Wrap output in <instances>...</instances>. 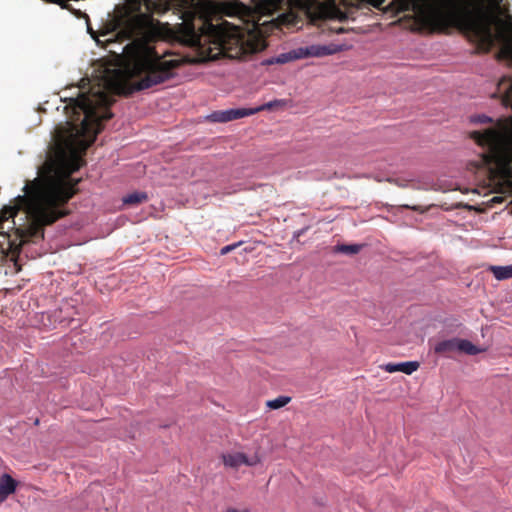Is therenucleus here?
<instances>
[{
    "label": "nucleus",
    "mask_w": 512,
    "mask_h": 512,
    "mask_svg": "<svg viewBox=\"0 0 512 512\" xmlns=\"http://www.w3.org/2000/svg\"><path fill=\"white\" fill-rule=\"evenodd\" d=\"M113 101L112 96L100 83L78 96L75 100L76 106L83 111L84 118L79 127H73L75 133L71 132L58 145L57 160L62 170L61 174L49 173L28 182L23 189L25 194L15 199V205L5 206L1 210L0 235L9 237L4 224L23 210L28 225L16 228L21 244L43 240L44 227L52 225L70 213L66 204L78 192L76 186L79 182L71 179L70 175L85 164L83 156L103 130V122L113 117L110 111Z\"/></svg>",
    "instance_id": "obj_1"
},
{
    "label": "nucleus",
    "mask_w": 512,
    "mask_h": 512,
    "mask_svg": "<svg viewBox=\"0 0 512 512\" xmlns=\"http://www.w3.org/2000/svg\"><path fill=\"white\" fill-rule=\"evenodd\" d=\"M502 103L512 109V80L508 81V87L503 91ZM484 145L488 152L482 153V168L491 165L490 184L495 193L501 195L485 193L482 197L487 200L482 201V212L483 206L492 208L508 197H511L512 203V116L500 117L490 128L482 130V147Z\"/></svg>",
    "instance_id": "obj_2"
},
{
    "label": "nucleus",
    "mask_w": 512,
    "mask_h": 512,
    "mask_svg": "<svg viewBox=\"0 0 512 512\" xmlns=\"http://www.w3.org/2000/svg\"><path fill=\"white\" fill-rule=\"evenodd\" d=\"M205 30L203 37L204 41L209 43L207 52L211 58L220 55L241 58L258 50V44L252 34L227 21L218 25L208 22L205 25Z\"/></svg>",
    "instance_id": "obj_3"
},
{
    "label": "nucleus",
    "mask_w": 512,
    "mask_h": 512,
    "mask_svg": "<svg viewBox=\"0 0 512 512\" xmlns=\"http://www.w3.org/2000/svg\"><path fill=\"white\" fill-rule=\"evenodd\" d=\"M507 0H482V53L499 47L497 59L512 62L510 24L502 16Z\"/></svg>",
    "instance_id": "obj_4"
},
{
    "label": "nucleus",
    "mask_w": 512,
    "mask_h": 512,
    "mask_svg": "<svg viewBox=\"0 0 512 512\" xmlns=\"http://www.w3.org/2000/svg\"><path fill=\"white\" fill-rule=\"evenodd\" d=\"M177 62L163 60L154 48L149 46L140 50L129 62L127 72L131 77L139 78L133 82L125 94L149 89L173 77Z\"/></svg>",
    "instance_id": "obj_5"
},
{
    "label": "nucleus",
    "mask_w": 512,
    "mask_h": 512,
    "mask_svg": "<svg viewBox=\"0 0 512 512\" xmlns=\"http://www.w3.org/2000/svg\"><path fill=\"white\" fill-rule=\"evenodd\" d=\"M453 19L462 34L474 44V52L480 53V0H469L454 13Z\"/></svg>",
    "instance_id": "obj_6"
},
{
    "label": "nucleus",
    "mask_w": 512,
    "mask_h": 512,
    "mask_svg": "<svg viewBox=\"0 0 512 512\" xmlns=\"http://www.w3.org/2000/svg\"><path fill=\"white\" fill-rule=\"evenodd\" d=\"M141 2L149 14L140 13L134 16L121 17L117 19L118 26L123 25L130 30L140 29L152 24V14H161L166 10L165 5L160 0H141Z\"/></svg>",
    "instance_id": "obj_7"
},
{
    "label": "nucleus",
    "mask_w": 512,
    "mask_h": 512,
    "mask_svg": "<svg viewBox=\"0 0 512 512\" xmlns=\"http://www.w3.org/2000/svg\"><path fill=\"white\" fill-rule=\"evenodd\" d=\"M397 12L412 11L419 16L426 15L431 9L430 0H393Z\"/></svg>",
    "instance_id": "obj_8"
},
{
    "label": "nucleus",
    "mask_w": 512,
    "mask_h": 512,
    "mask_svg": "<svg viewBox=\"0 0 512 512\" xmlns=\"http://www.w3.org/2000/svg\"><path fill=\"white\" fill-rule=\"evenodd\" d=\"M250 115H253L251 108H235L223 111H215L208 116V119L212 122L226 123Z\"/></svg>",
    "instance_id": "obj_9"
},
{
    "label": "nucleus",
    "mask_w": 512,
    "mask_h": 512,
    "mask_svg": "<svg viewBox=\"0 0 512 512\" xmlns=\"http://www.w3.org/2000/svg\"><path fill=\"white\" fill-rule=\"evenodd\" d=\"M223 463L226 467L237 469L241 465L254 466L258 463V459H249L243 453H228L222 455Z\"/></svg>",
    "instance_id": "obj_10"
},
{
    "label": "nucleus",
    "mask_w": 512,
    "mask_h": 512,
    "mask_svg": "<svg viewBox=\"0 0 512 512\" xmlns=\"http://www.w3.org/2000/svg\"><path fill=\"white\" fill-rule=\"evenodd\" d=\"M301 53L305 57H322L326 55H332L339 51L335 45H311L300 49Z\"/></svg>",
    "instance_id": "obj_11"
},
{
    "label": "nucleus",
    "mask_w": 512,
    "mask_h": 512,
    "mask_svg": "<svg viewBox=\"0 0 512 512\" xmlns=\"http://www.w3.org/2000/svg\"><path fill=\"white\" fill-rule=\"evenodd\" d=\"M420 364L417 361H408L402 363H387L382 368L389 373L403 372L407 375H411L417 371Z\"/></svg>",
    "instance_id": "obj_12"
},
{
    "label": "nucleus",
    "mask_w": 512,
    "mask_h": 512,
    "mask_svg": "<svg viewBox=\"0 0 512 512\" xmlns=\"http://www.w3.org/2000/svg\"><path fill=\"white\" fill-rule=\"evenodd\" d=\"M16 488L17 482L9 474L0 477V505L16 491Z\"/></svg>",
    "instance_id": "obj_13"
},
{
    "label": "nucleus",
    "mask_w": 512,
    "mask_h": 512,
    "mask_svg": "<svg viewBox=\"0 0 512 512\" xmlns=\"http://www.w3.org/2000/svg\"><path fill=\"white\" fill-rule=\"evenodd\" d=\"M458 345H459V338H452L448 340H443L438 342L435 347L434 351L437 354H442L445 356H450L453 352H458Z\"/></svg>",
    "instance_id": "obj_14"
},
{
    "label": "nucleus",
    "mask_w": 512,
    "mask_h": 512,
    "mask_svg": "<svg viewBox=\"0 0 512 512\" xmlns=\"http://www.w3.org/2000/svg\"><path fill=\"white\" fill-rule=\"evenodd\" d=\"M488 270L493 273L497 280H506L512 278V265L493 266L490 265Z\"/></svg>",
    "instance_id": "obj_15"
},
{
    "label": "nucleus",
    "mask_w": 512,
    "mask_h": 512,
    "mask_svg": "<svg viewBox=\"0 0 512 512\" xmlns=\"http://www.w3.org/2000/svg\"><path fill=\"white\" fill-rule=\"evenodd\" d=\"M458 352L466 355H477L480 353V348L465 339H459Z\"/></svg>",
    "instance_id": "obj_16"
},
{
    "label": "nucleus",
    "mask_w": 512,
    "mask_h": 512,
    "mask_svg": "<svg viewBox=\"0 0 512 512\" xmlns=\"http://www.w3.org/2000/svg\"><path fill=\"white\" fill-rule=\"evenodd\" d=\"M148 196L145 192H133L123 198V203L126 205H137L145 202Z\"/></svg>",
    "instance_id": "obj_17"
},
{
    "label": "nucleus",
    "mask_w": 512,
    "mask_h": 512,
    "mask_svg": "<svg viewBox=\"0 0 512 512\" xmlns=\"http://www.w3.org/2000/svg\"><path fill=\"white\" fill-rule=\"evenodd\" d=\"M362 245L359 244H340L334 247V251L337 253L354 255L360 252Z\"/></svg>",
    "instance_id": "obj_18"
},
{
    "label": "nucleus",
    "mask_w": 512,
    "mask_h": 512,
    "mask_svg": "<svg viewBox=\"0 0 512 512\" xmlns=\"http://www.w3.org/2000/svg\"><path fill=\"white\" fill-rule=\"evenodd\" d=\"M286 105V101L282 99H276L270 102H267L259 107L251 108V111H253V114H256L258 112L264 111V110H273L278 107H283Z\"/></svg>",
    "instance_id": "obj_19"
},
{
    "label": "nucleus",
    "mask_w": 512,
    "mask_h": 512,
    "mask_svg": "<svg viewBox=\"0 0 512 512\" xmlns=\"http://www.w3.org/2000/svg\"><path fill=\"white\" fill-rule=\"evenodd\" d=\"M290 401L291 397L289 396H279L275 399L268 400L266 402V406L270 409L276 410L286 406Z\"/></svg>",
    "instance_id": "obj_20"
},
{
    "label": "nucleus",
    "mask_w": 512,
    "mask_h": 512,
    "mask_svg": "<svg viewBox=\"0 0 512 512\" xmlns=\"http://www.w3.org/2000/svg\"><path fill=\"white\" fill-rule=\"evenodd\" d=\"M400 208H403V209H409V210H412V211H416V212H419V213H424L426 211V209H423L421 206L419 205H408V204H403V205H400Z\"/></svg>",
    "instance_id": "obj_21"
},
{
    "label": "nucleus",
    "mask_w": 512,
    "mask_h": 512,
    "mask_svg": "<svg viewBox=\"0 0 512 512\" xmlns=\"http://www.w3.org/2000/svg\"><path fill=\"white\" fill-rule=\"evenodd\" d=\"M46 3L50 4H57L61 6L62 8H68V1L69 0H44Z\"/></svg>",
    "instance_id": "obj_22"
},
{
    "label": "nucleus",
    "mask_w": 512,
    "mask_h": 512,
    "mask_svg": "<svg viewBox=\"0 0 512 512\" xmlns=\"http://www.w3.org/2000/svg\"><path fill=\"white\" fill-rule=\"evenodd\" d=\"M471 139L474 140L477 146H480V131H473L470 133Z\"/></svg>",
    "instance_id": "obj_23"
},
{
    "label": "nucleus",
    "mask_w": 512,
    "mask_h": 512,
    "mask_svg": "<svg viewBox=\"0 0 512 512\" xmlns=\"http://www.w3.org/2000/svg\"><path fill=\"white\" fill-rule=\"evenodd\" d=\"M467 168H468L469 170H471V171H473V172L477 173V172H478V170L480 169V162H478V161L470 162V163L468 164V167H467Z\"/></svg>",
    "instance_id": "obj_24"
},
{
    "label": "nucleus",
    "mask_w": 512,
    "mask_h": 512,
    "mask_svg": "<svg viewBox=\"0 0 512 512\" xmlns=\"http://www.w3.org/2000/svg\"><path fill=\"white\" fill-rule=\"evenodd\" d=\"M236 247V245H227L225 247H223L221 249V255H225L227 253H229L230 251H232L234 248Z\"/></svg>",
    "instance_id": "obj_25"
},
{
    "label": "nucleus",
    "mask_w": 512,
    "mask_h": 512,
    "mask_svg": "<svg viewBox=\"0 0 512 512\" xmlns=\"http://www.w3.org/2000/svg\"><path fill=\"white\" fill-rule=\"evenodd\" d=\"M481 120H482V124L483 123H490V122H492V119L490 117L485 116L483 114H482Z\"/></svg>",
    "instance_id": "obj_26"
},
{
    "label": "nucleus",
    "mask_w": 512,
    "mask_h": 512,
    "mask_svg": "<svg viewBox=\"0 0 512 512\" xmlns=\"http://www.w3.org/2000/svg\"><path fill=\"white\" fill-rule=\"evenodd\" d=\"M226 512H250L248 509H244V510H237L235 508H229L227 509Z\"/></svg>",
    "instance_id": "obj_27"
},
{
    "label": "nucleus",
    "mask_w": 512,
    "mask_h": 512,
    "mask_svg": "<svg viewBox=\"0 0 512 512\" xmlns=\"http://www.w3.org/2000/svg\"><path fill=\"white\" fill-rule=\"evenodd\" d=\"M472 122H479L480 121V116L479 115H475L471 118Z\"/></svg>",
    "instance_id": "obj_28"
},
{
    "label": "nucleus",
    "mask_w": 512,
    "mask_h": 512,
    "mask_svg": "<svg viewBox=\"0 0 512 512\" xmlns=\"http://www.w3.org/2000/svg\"><path fill=\"white\" fill-rule=\"evenodd\" d=\"M470 209H474L477 212H480V207L478 206H468Z\"/></svg>",
    "instance_id": "obj_29"
},
{
    "label": "nucleus",
    "mask_w": 512,
    "mask_h": 512,
    "mask_svg": "<svg viewBox=\"0 0 512 512\" xmlns=\"http://www.w3.org/2000/svg\"><path fill=\"white\" fill-rule=\"evenodd\" d=\"M396 184L398 185V183L396 182ZM400 187H405V185H403V183H400L399 184Z\"/></svg>",
    "instance_id": "obj_30"
},
{
    "label": "nucleus",
    "mask_w": 512,
    "mask_h": 512,
    "mask_svg": "<svg viewBox=\"0 0 512 512\" xmlns=\"http://www.w3.org/2000/svg\"><path fill=\"white\" fill-rule=\"evenodd\" d=\"M396 184L398 185V183L396 182ZM400 187H405V185H403V183H400L399 184Z\"/></svg>",
    "instance_id": "obj_31"
}]
</instances>
